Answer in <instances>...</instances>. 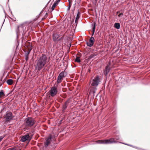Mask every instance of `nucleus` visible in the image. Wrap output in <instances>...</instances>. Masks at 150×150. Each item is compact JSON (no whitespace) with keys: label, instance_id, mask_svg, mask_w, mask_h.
Wrapping results in <instances>:
<instances>
[{"label":"nucleus","instance_id":"obj_1","mask_svg":"<svg viewBox=\"0 0 150 150\" xmlns=\"http://www.w3.org/2000/svg\"><path fill=\"white\" fill-rule=\"evenodd\" d=\"M47 57L45 54H42L38 59L37 60L35 66V69L39 71L45 65L47 62Z\"/></svg>","mask_w":150,"mask_h":150},{"label":"nucleus","instance_id":"obj_2","mask_svg":"<svg viewBox=\"0 0 150 150\" xmlns=\"http://www.w3.org/2000/svg\"><path fill=\"white\" fill-rule=\"evenodd\" d=\"M35 123V120L31 117L26 118L24 120V125L25 127H31L33 126Z\"/></svg>","mask_w":150,"mask_h":150},{"label":"nucleus","instance_id":"obj_3","mask_svg":"<svg viewBox=\"0 0 150 150\" xmlns=\"http://www.w3.org/2000/svg\"><path fill=\"white\" fill-rule=\"evenodd\" d=\"M96 142L98 144H107L113 143H117V142L115 141L113 138H111L108 139L97 140L96 141Z\"/></svg>","mask_w":150,"mask_h":150},{"label":"nucleus","instance_id":"obj_4","mask_svg":"<svg viewBox=\"0 0 150 150\" xmlns=\"http://www.w3.org/2000/svg\"><path fill=\"white\" fill-rule=\"evenodd\" d=\"M33 136V134L30 132L29 134L27 133L25 135L21 136V141L22 142H25L26 141L29 142L32 139Z\"/></svg>","mask_w":150,"mask_h":150},{"label":"nucleus","instance_id":"obj_5","mask_svg":"<svg viewBox=\"0 0 150 150\" xmlns=\"http://www.w3.org/2000/svg\"><path fill=\"white\" fill-rule=\"evenodd\" d=\"M91 85L93 86L97 87L99 85L100 82V78L98 75H97L92 81Z\"/></svg>","mask_w":150,"mask_h":150},{"label":"nucleus","instance_id":"obj_6","mask_svg":"<svg viewBox=\"0 0 150 150\" xmlns=\"http://www.w3.org/2000/svg\"><path fill=\"white\" fill-rule=\"evenodd\" d=\"M53 137H54L51 135L50 134L49 135L48 137L46 140L45 142L44 143V145L45 147L47 148L48 146L51 143L52 139Z\"/></svg>","mask_w":150,"mask_h":150},{"label":"nucleus","instance_id":"obj_7","mask_svg":"<svg viewBox=\"0 0 150 150\" xmlns=\"http://www.w3.org/2000/svg\"><path fill=\"white\" fill-rule=\"evenodd\" d=\"M14 116L13 115L12 113L11 112H7L6 116V120L7 122H9L14 117Z\"/></svg>","mask_w":150,"mask_h":150},{"label":"nucleus","instance_id":"obj_8","mask_svg":"<svg viewBox=\"0 0 150 150\" xmlns=\"http://www.w3.org/2000/svg\"><path fill=\"white\" fill-rule=\"evenodd\" d=\"M57 93V88L54 86L52 87L50 91V94L52 97H54L56 96Z\"/></svg>","mask_w":150,"mask_h":150},{"label":"nucleus","instance_id":"obj_9","mask_svg":"<svg viewBox=\"0 0 150 150\" xmlns=\"http://www.w3.org/2000/svg\"><path fill=\"white\" fill-rule=\"evenodd\" d=\"M110 62H109L105 67V69L103 71L104 74L106 76H107L108 73L110 71Z\"/></svg>","mask_w":150,"mask_h":150},{"label":"nucleus","instance_id":"obj_10","mask_svg":"<svg viewBox=\"0 0 150 150\" xmlns=\"http://www.w3.org/2000/svg\"><path fill=\"white\" fill-rule=\"evenodd\" d=\"M95 39L94 38L91 37L89 39V42H86V44L88 46L91 47L93 45Z\"/></svg>","mask_w":150,"mask_h":150},{"label":"nucleus","instance_id":"obj_11","mask_svg":"<svg viewBox=\"0 0 150 150\" xmlns=\"http://www.w3.org/2000/svg\"><path fill=\"white\" fill-rule=\"evenodd\" d=\"M27 50L28 51L24 50V51L25 52V55L28 56L29 54L32 49V46L31 45H29L27 46Z\"/></svg>","mask_w":150,"mask_h":150},{"label":"nucleus","instance_id":"obj_12","mask_svg":"<svg viewBox=\"0 0 150 150\" xmlns=\"http://www.w3.org/2000/svg\"><path fill=\"white\" fill-rule=\"evenodd\" d=\"M60 36L57 33H53L52 34V39L53 41L56 42Z\"/></svg>","mask_w":150,"mask_h":150},{"label":"nucleus","instance_id":"obj_13","mask_svg":"<svg viewBox=\"0 0 150 150\" xmlns=\"http://www.w3.org/2000/svg\"><path fill=\"white\" fill-rule=\"evenodd\" d=\"M60 1V0H57L54 1L51 7L52 11L54 10L55 8L58 4V3Z\"/></svg>","mask_w":150,"mask_h":150},{"label":"nucleus","instance_id":"obj_14","mask_svg":"<svg viewBox=\"0 0 150 150\" xmlns=\"http://www.w3.org/2000/svg\"><path fill=\"white\" fill-rule=\"evenodd\" d=\"M81 14V13L78 10V13L76 15V18L75 22L76 24V26L78 23L79 19L80 17V15Z\"/></svg>","mask_w":150,"mask_h":150},{"label":"nucleus","instance_id":"obj_15","mask_svg":"<svg viewBox=\"0 0 150 150\" xmlns=\"http://www.w3.org/2000/svg\"><path fill=\"white\" fill-rule=\"evenodd\" d=\"M96 23L95 22H94L91 25V26L92 27V36H93L94 33L96 28Z\"/></svg>","mask_w":150,"mask_h":150},{"label":"nucleus","instance_id":"obj_16","mask_svg":"<svg viewBox=\"0 0 150 150\" xmlns=\"http://www.w3.org/2000/svg\"><path fill=\"white\" fill-rule=\"evenodd\" d=\"M67 75V73L65 71H62V72H60L59 75V76H60V77H61L62 78H64L65 77L66 75Z\"/></svg>","mask_w":150,"mask_h":150},{"label":"nucleus","instance_id":"obj_17","mask_svg":"<svg viewBox=\"0 0 150 150\" xmlns=\"http://www.w3.org/2000/svg\"><path fill=\"white\" fill-rule=\"evenodd\" d=\"M121 137L118 132H116L115 134V139L116 140H121Z\"/></svg>","mask_w":150,"mask_h":150},{"label":"nucleus","instance_id":"obj_18","mask_svg":"<svg viewBox=\"0 0 150 150\" xmlns=\"http://www.w3.org/2000/svg\"><path fill=\"white\" fill-rule=\"evenodd\" d=\"M96 88H91L89 91V94L90 95L93 94V97L94 96L96 92Z\"/></svg>","mask_w":150,"mask_h":150},{"label":"nucleus","instance_id":"obj_19","mask_svg":"<svg viewBox=\"0 0 150 150\" xmlns=\"http://www.w3.org/2000/svg\"><path fill=\"white\" fill-rule=\"evenodd\" d=\"M114 27L117 30L119 29L120 27V23H115L114 24Z\"/></svg>","mask_w":150,"mask_h":150},{"label":"nucleus","instance_id":"obj_20","mask_svg":"<svg viewBox=\"0 0 150 150\" xmlns=\"http://www.w3.org/2000/svg\"><path fill=\"white\" fill-rule=\"evenodd\" d=\"M8 85H11L13 83V80L12 79H8L6 81Z\"/></svg>","mask_w":150,"mask_h":150},{"label":"nucleus","instance_id":"obj_21","mask_svg":"<svg viewBox=\"0 0 150 150\" xmlns=\"http://www.w3.org/2000/svg\"><path fill=\"white\" fill-rule=\"evenodd\" d=\"M97 55V54H95V53L89 56L88 57V60H90L92 58H94Z\"/></svg>","mask_w":150,"mask_h":150},{"label":"nucleus","instance_id":"obj_22","mask_svg":"<svg viewBox=\"0 0 150 150\" xmlns=\"http://www.w3.org/2000/svg\"><path fill=\"white\" fill-rule=\"evenodd\" d=\"M63 79V78H62L61 77H60L58 75L57 79V83H60L62 81V80Z\"/></svg>","mask_w":150,"mask_h":150},{"label":"nucleus","instance_id":"obj_23","mask_svg":"<svg viewBox=\"0 0 150 150\" xmlns=\"http://www.w3.org/2000/svg\"><path fill=\"white\" fill-rule=\"evenodd\" d=\"M5 96L3 90H1L0 91V96Z\"/></svg>","mask_w":150,"mask_h":150},{"label":"nucleus","instance_id":"obj_24","mask_svg":"<svg viewBox=\"0 0 150 150\" xmlns=\"http://www.w3.org/2000/svg\"><path fill=\"white\" fill-rule=\"evenodd\" d=\"M67 106H68L67 105L64 104L62 105V110L63 111H65L66 110V108H67Z\"/></svg>","mask_w":150,"mask_h":150},{"label":"nucleus","instance_id":"obj_25","mask_svg":"<svg viewBox=\"0 0 150 150\" xmlns=\"http://www.w3.org/2000/svg\"><path fill=\"white\" fill-rule=\"evenodd\" d=\"M75 62H77L79 63H80L81 62V61L79 59V57H76V58L75 59Z\"/></svg>","mask_w":150,"mask_h":150},{"label":"nucleus","instance_id":"obj_26","mask_svg":"<svg viewBox=\"0 0 150 150\" xmlns=\"http://www.w3.org/2000/svg\"><path fill=\"white\" fill-rule=\"evenodd\" d=\"M131 147H133L134 148H135L136 149H138V150H143V149L141 148H139V147H137V146H134L132 145H131Z\"/></svg>","mask_w":150,"mask_h":150},{"label":"nucleus","instance_id":"obj_27","mask_svg":"<svg viewBox=\"0 0 150 150\" xmlns=\"http://www.w3.org/2000/svg\"><path fill=\"white\" fill-rule=\"evenodd\" d=\"M68 1L69 3V6H68V8L67 9V10L68 11L70 10V9L71 7V4H70V0H68Z\"/></svg>","mask_w":150,"mask_h":150},{"label":"nucleus","instance_id":"obj_28","mask_svg":"<svg viewBox=\"0 0 150 150\" xmlns=\"http://www.w3.org/2000/svg\"><path fill=\"white\" fill-rule=\"evenodd\" d=\"M69 99H68L64 103V104L66 105H68L69 104Z\"/></svg>","mask_w":150,"mask_h":150},{"label":"nucleus","instance_id":"obj_29","mask_svg":"<svg viewBox=\"0 0 150 150\" xmlns=\"http://www.w3.org/2000/svg\"><path fill=\"white\" fill-rule=\"evenodd\" d=\"M119 143H121V144H124L125 145H128V146H132L131 145V144H126V143L121 142H119Z\"/></svg>","mask_w":150,"mask_h":150},{"label":"nucleus","instance_id":"obj_30","mask_svg":"<svg viewBox=\"0 0 150 150\" xmlns=\"http://www.w3.org/2000/svg\"><path fill=\"white\" fill-rule=\"evenodd\" d=\"M29 58V56L25 55V59L26 61L28 60Z\"/></svg>","mask_w":150,"mask_h":150},{"label":"nucleus","instance_id":"obj_31","mask_svg":"<svg viewBox=\"0 0 150 150\" xmlns=\"http://www.w3.org/2000/svg\"><path fill=\"white\" fill-rule=\"evenodd\" d=\"M7 150H16L14 148H9Z\"/></svg>","mask_w":150,"mask_h":150},{"label":"nucleus","instance_id":"obj_32","mask_svg":"<svg viewBox=\"0 0 150 150\" xmlns=\"http://www.w3.org/2000/svg\"><path fill=\"white\" fill-rule=\"evenodd\" d=\"M123 13H120L118 15V16L119 17H120L123 16Z\"/></svg>","mask_w":150,"mask_h":150},{"label":"nucleus","instance_id":"obj_33","mask_svg":"<svg viewBox=\"0 0 150 150\" xmlns=\"http://www.w3.org/2000/svg\"><path fill=\"white\" fill-rule=\"evenodd\" d=\"M63 38V37H61V38H59V39H57V41H60V40H62Z\"/></svg>","mask_w":150,"mask_h":150},{"label":"nucleus","instance_id":"obj_34","mask_svg":"<svg viewBox=\"0 0 150 150\" xmlns=\"http://www.w3.org/2000/svg\"><path fill=\"white\" fill-rule=\"evenodd\" d=\"M5 134H4L3 136H0V137L2 138V140L3 139V138L6 136Z\"/></svg>","mask_w":150,"mask_h":150},{"label":"nucleus","instance_id":"obj_35","mask_svg":"<svg viewBox=\"0 0 150 150\" xmlns=\"http://www.w3.org/2000/svg\"><path fill=\"white\" fill-rule=\"evenodd\" d=\"M47 13H46V14H45V16H44V17H45V18H47Z\"/></svg>","mask_w":150,"mask_h":150},{"label":"nucleus","instance_id":"obj_36","mask_svg":"<svg viewBox=\"0 0 150 150\" xmlns=\"http://www.w3.org/2000/svg\"><path fill=\"white\" fill-rule=\"evenodd\" d=\"M74 18H73L72 19V20L71 21V24H72V23L74 22Z\"/></svg>","mask_w":150,"mask_h":150},{"label":"nucleus","instance_id":"obj_37","mask_svg":"<svg viewBox=\"0 0 150 150\" xmlns=\"http://www.w3.org/2000/svg\"><path fill=\"white\" fill-rule=\"evenodd\" d=\"M71 20V18H68L67 19V20L68 21H69V20Z\"/></svg>","mask_w":150,"mask_h":150},{"label":"nucleus","instance_id":"obj_38","mask_svg":"<svg viewBox=\"0 0 150 150\" xmlns=\"http://www.w3.org/2000/svg\"><path fill=\"white\" fill-rule=\"evenodd\" d=\"M68 45H69V47H70L71 45V43H69L68 44Z\"/></svg>","mask_w":150,"mask_h":150},{"label":"nucleus","instance_id":"obj_39","mask_svg":"<svg viewBox=\"0 0 150 150\" xmlns=\"http://www.w3.org/2000/svg\"><path fill=\"white\" fill-rule=\"evenodd\" d=\"M50 0L47 3V5H47L50 3Z\"/></svg>","mask_w":150,"mask_h":150},{"label":"nucleus","instance_id":"obj_40","mask_svg":"<svg viewBox=\"0 0 150 150\" xmlns=\"http://www.w3.org/2000/svg\"><path fill=\"white\" fill-rule=\"evenodd\" d=\"M120 13V12L119 11H118L117 12V14H119V13Z\"/></svg>","mask_w":150,"mask_h":150},{"label":"nucleus","instance_id":"obj_41","mask_svg":"<svg viewBox=\"0 0 150 150\" xmlns=\"http://www.w3.org/2000/svg\"><path fill=\"white\" fill-rule=\"evenodd\" d=\"M2 140V138L0 137V142Z\"/></svg>","mask_w":150,"mask_h":150},{"label":"nucleus","instance_id":"obj_42","mask_svg":"<svg viewBox=\"0 0 150 150\" xmlns=\"http://www.w3.org/2000/svg\"><path fill=\"white\" fill-rule=\"evenodd\" d=\"M119 50V49H117L116 50H115V52H117Z\"/></svg>","mask_w":150,"mask_h":150},{"label":"nucleus","instance_id":"obj_43","mask_svg":"<svg viewBox=\"0 0 150 150\" xmlns=\"http://www.w3.org/2000/svg\"><path fill=\"white\" fill-rule=\"evenodd\" d=\"M2 103V102L0 100V104Z\"/></svg>","mask_w":150,"mask_h":150},{"label":"nucleus","instance_id":"obj_44","mask_svg":"<svg viewBox=\"0 0 150 150\" xmlns=\"http://www.w3.org/2000/svg\"><path fill=\"white\" fill-rule=\"evenodd\" d=\"M19 43H18V45L17 46V47H16V49H17V47H18V45H19Z\"/></svg>","mask_w":150,"mask_h":150},{"label":"nucleus","instance_id":"obj_45","mask_svg":"<svg viewBox=\"0 0 150 150\" xmlns=\"http://www.w3.org/2000/svg\"><path fill=\"white\" fill-rule=\"evenodd\" d=\"M95 1L96 3H97V1H98V0H95Z\"/></svg>","mask_w":150,"mask_h":150},{"label":"nucleus","instance_id":"obj_46","mask_svg":"<svg viewBox=\"0 0 150 150\" xmlns=\"http://www.w3.org/2000/svg\"><path fill=\"white\" fill-rule=\"evenodd\" d=\"M88 71H89V72L90 71V69H88Z\"/></svg>","mask_w":150,"mask_h":150},{"label":"nucleus","instance_id":"obj_47","mask_svg":"<svg viewBox=\"0 0 150 150\" xmlns=\"http://www.w3.org/2000/svg\"><path fill=\"white\" fill-rule=\"evenodd\" d=\"M62 121V120H61L60 121V124H61V122Z\"/></svg>","mask_w":150,"mask_h":150},{"label":"nucleus","instance_id":"obj_48","mask_svg":"<svg viewBox=\"0 0 150 150\" xmlns=\"http://www.w3.org/2000/svg\"><path fill=\"white\" fill-rule=\"evenodd\" d=\"M96 1H95V4L96 5Z\"/></svg>","mask_w":150,"mask_h":150},{"label":"nucleus","instance_id":"obj_49","mask_svg":"<svg viewBox=\"0 0 150 150\" xmlns=\"http://www.w3.org/2000/svg\"><path fill=\"white\" fill-rule=\"evenodd\" d=\"M4 21H5V20H4Z\"/></svg>","mask_w":150,"mask_h":150}]
</instances>
